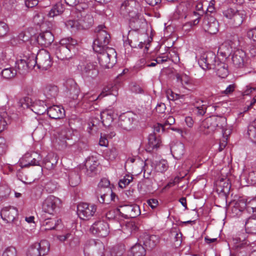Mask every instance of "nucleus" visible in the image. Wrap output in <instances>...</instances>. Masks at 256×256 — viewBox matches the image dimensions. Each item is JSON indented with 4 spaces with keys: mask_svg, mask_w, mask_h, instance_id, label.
I'll return each mask as SVG.
<instances>
[{
    "mask_svg": "<svg viewBox=\"0 0 256 256\" xmlns=\"http://www.w3.org/2000/svg\"><path fill=\"white\" fill-rule=\"evenodd\" d=\"M140 8V3L136 0H125L120 8V14L129 20L130 26L134 30L140 28L141 20L138 12Z\"/></svg>",
    "mask_w": 256,
    "mask_h": 256,
    "instance_id": "nucleus-1",
    "label": "nucleus"
},
{
    "mask_svg": "<svg viewBox=\"0 0 256 256\" xmlns=\"http://www.w3.org/2000/svg\"><path fill=\"white\" fill-rule=\"evenodd\" d=\"M101 52H96L98 53V58L100 65L104 68H112L116 62V52L112 48L106 47Z\"/></svg>",
    "mask_w": 256,
    "mask_h": 256,
    "instance_id": "nucleus-2",
    "label": "nucleus"
},
{
    "mask_svg": "<svg viewBox=\"0 0 256 256\" xmlns=\"http://www.w3.org/2000/svg\"><path fill=\"white\" fill-rule=\"evenodd\" d=\"M60 46L56 49V54L61 60H66L70 57V51L78 44L77 40L71 37L62 38L60 42Z\"/></svg>",
    "mask_w": 256,
    "mask_h": 256,
    "instance_id": "nucleus-3",
    "label": "nucleus"
},
{
    "mask_svg": "<svg viewBox=\"0 0 256 256\" xmlns=\"http://www.w3.org/2000/svg\"><path fill=\"white\" fill-rule=\"evenodd\" d=\"M105 26L103 25L98 26L96 29L98 32L97 38L93 43V50L94 52H101L102 48L108 47L107 45L110 41V35L104 30Z\"/></svg>",
    "mask_w": 256,
    "mask_h": 256,
    "instance_id": "nucleus-4",
    "label": "nucleus"
},
{
    "mask_svg": "<svg viewBox=\"0 0 256 256\" xmlns=\"http://www.w3.org/2000/svg\"><path fill=\"white\" fill-rule=\"evenodd\" d=\"M104 246L100 240H88L84 248L85 256H104Z\"/></svg>",
    "mask_w": 256,
    "mask_h": 256,
    "instance_id": "nucleus-5",
    "label": "nucleus"
},
{
    "mask_svg": "<svg viewBox=\"0 0 256 256\" xmlns=\"http://www.w3.org/2000/svg\"><path fill=\"white\" fill-rule=\"evenodd\" d=\"M58 135L56 137V142L58 145V148L64 149L68 146H72L74 142L72 140V132L65 126H62L56 130Z\"/></svg>",
    "mask_w": 256,
    "mask_h": 256,
    "instance_id": "nucleus-6",
    "label": "nucleus"
},
{
    "mask_svg": "<svg viewBox=\"0 0 256 256\" xmlns=\"http://www.w3.org/2000/svg\"><path fill=\"white\" fill-rule=\"evenodd\" d=\"M50 244L46 240H42L40 242L31 244L27 250V256H44L48 254Z\"/></svg>",
    "mask_w": 256,
    "mask_h": 256,
    "instance_id": "nucleus-7",
    "label": "nucleus"
},
{
    "mask_svg": "<svg viewBox=\"0 0 256 256\" xmlns=\"http://www.w3.org/2000/svg\"><path fill=\"white\" fill-rule=\"evenodd\" d=\"M78 68L83 78L88 80L94 79L99 73L96 62H84L80 64Z\"/></svg>",
    "mask_w": 256,
    "mask_h": 256,
    "instance_id": "nucleus-8",
    "label": "nucleus"
},
{
    "mask_svg": "<svg viewBox=\"0 0 256 256\" xmlns=\"http://www.w3.org/2000/svg\"><path fill=\"white\" fill-rule=\"evenodd\" d=\"M116 211L122 217L126 219L136 218L140 214V207L136 204L120 205Z\"/></svg>",
    "mask_w": 256,
    "mask_h": 256,
    "instance_id": "nucleus-9",
    "label": "nucleus"
},
{
    "mask_svg": "<svg viewBox=\"0 0 256 256\" xmlns=\"http://www.w3.org/2000/svg\"><path fill=\"white\" fill-rule=\"evenodd\" d=\"M202 26L206 32L210 34H214L218 31L219 24L214 16L207 13L204 16Z\"/></svg>",
    "mask_w": 256,
    "mask_h": 256,
    "instance_id": "nucleus-10",
    "label": "nucleus"
},
{
    "mask_svg": "<svg viewBox=\"0 0 256 256\" xmlns=\"http://www.w3.org/2000/svg\"><path fill=\"white\" fill-rule=\"evenodd\" d=\"M80 18H78V21L69 22V24L71 27L76 29H88L90 28L94 22L91 14H85L84 12H80Z\"/></svg>",
    "mask_w": 256,
    "mask_h": 256,
    "instance_id": "nucleus-11",
    "label": "nucleus"
},
{
    "mask_svg": "<svg viewBox=\"0 0 256 256\" xmlns=\"http://www.w3.org/2000/svg\"><path fill=\"white\" fill-rule=\"evenodd\" d=\"M77 209L78 214L81 219L88 220L95 214L96 206L94 204L82 202L78 205Z\"/></svg>",
    "mask_w": 256,
    "mask_h": 256,
    "instance_id": "nucleus-12",
    "label": "nucleus"
},
{
    "mask_svg": "<svg viewBox=\"0 0 256 256\" xmlns=\"http://www.w3.org/2000/svg\"><path fill=\"white\" fill-rule=\"evenodd\" d=\"M216 59V56L213 52H208L202 54L198 62L200 66L202 69L210 70L213 69L217 62Z\"/></svg>",
    "mask_w": 256,
    "mask_h": 256,
    "instance_id": "nucleus-13",
    "label": "nucleus"
},
{
    "mask_svg": "<svg viewBox=\"0 0 256 256\" xmlns=\"http://www.w3.org/2000/svg\"><path fill=\"white\" fill-rule=\"evenodd\" d=\"M38 68L42 70H46L52 65L50 53L46 50H42L36 54Z\"/></svg>",
    "mask_w": 256,
    "mask_h": 256,
    "instance_id": "nucleus-14",
    "label": "nucleus"
},
{
    "mask_svg": "<svg viewBox=\"0 0 256 256\" xmlns=\"http://www.w3.org/2000/svg\"><path fill=\"white\" fill-rule=\"evenodd\" d=\"M112 89L116 88V87H112ZM112 91L113 90H111L110 87L107 86L103 89L102 92L98 96L90 93L86 94L82 96V104L84 105V106H87V104H90L92 102L98 98H101L109 94L116 95V94L113 93Z\"/></svg>",
    "mask_w": 256,
    "mask_h": 256,
    "instance_id": "nucleus-15",
    "label": "nucleus"
},
{
    "mask_svg": "<svg viewBox=\"0 0 256 256\" xmlns=\"http://www.w3.org/2000/svg\"><path fill=\"white\" fill-rule=\"evenodd\" d=\"M90 232L99 237H106L109 234L108 224L104 220L96 222L90 226Z\"/></svg>",
    "mask_w": 256,
    "mask_h": 256,
    "instance_id": "nucleus-16",
    "label": "nucleus"
},
{
    "mask_svg": "<svg viewBox=\"0 0 256 256\" xmlns=\"http://www.w3.org/2000/svg\"><path fill=\"white\" fill-rule=\"evenodd\" d=\"M134 114L130 112L124 113L120 116L118 126L123 130H130L134 128Z\"/></svg>",
    "mask_w": 256,
    "mask_h": 256,
    "instance_id": "nucleus-17",
    "label": "nucleus"
},
{
    "mask_svg": "<svg viewBox=\"0 0 256 256\" xmlns=\"http://www.w3.org/2000/svg\"><path fill=\"white\" fill-rule=\"evenodd\" d=\"M60 203V200L53 196H48L42 204V210L50 214H54Z\"/></svg>",
    "mask_w": 256,
    "mask_h": 256,
    "instance_id": "nucleus-18",
    "label": "nucleus"
},
{
    "mask_svg": "<svg viewBox=\"0 0 256 256\" xmlns=\"http://www.w3.org/2000/svg\"><path fill=\"white\" fill-rule=\"evenodd\" d=\"M232 60L236 68H242L245 66L247 62L246 52L242 50H236L232 56Z\"/></svg>",
    "mask_w": 256,
    "mask_h": 256,
    "instance_id": "nucleus-19",
    "label": "nucleus"
},
{
    "mask_svg": "<svg viewBox=\"0 0 256 256\" xmlns=\"http://www.w3.org/2000/svg\"><path fill=\"white\" fill-rule=\"evenodd\" d=\"M99 162L96 158L90 156L88 158L85 162L86 174L89 176H92L96 173L97 167Z\"/></svg>",
    "mask_w": 256,
    "mask_h": 256,
    "instance_id": "nucleus-20",
    "label": "nucleus"
},
{
    "mask_svg": "<svg viewBox=\"0 0 256 256\" xmlns=\"http://www.w3.org/2000/svg\"><path fill=\"white\" fill-rule=\"evenodd\" d=\"M214 122L213 116L206 118L200 126V132L206 135L212 134L216 128Z\"/></svg>",
    "mask_w": 256,
    "mask_h": 256,
    "instance_id": "nucleus-21",
    "label": "nucleus"
},
{
    "mask_svg": "<svg viewBox=\"0 0 256 256\" xmlns=\"http://www.w3.org/2000/svg\"><path fill=\"white\" fill-rule=\"evenodd\" d=\"M0 216L2 218L8 222H12L18 216V212L14 206H6L2 210Z\"/></svg>",
    "mask_w": 256,
    "mask_h": 256,
    "instance_id": "nucleus-22",
    "label": "nucleus"
},
{
    "mask_svg": "<svg viewBox=\"0 0 256 256\" xmlns=\"http://www.w3.org/2000/svg\"><path fill=\"white\" fill-rule=\"evenodd\" d=\"M36 40L39 44L47 47L53 42L54 36L50 32L46 30L40 33L38 36Z\"/></svg>",
    "mask_w": 256,
    "mask_h": 256,
    "instance_id": "nucleus-23",
    "label": "nucleus"
},
{
    "mask_svg": "<svg viewBox=\"0 0 256 256\" xmlns=\"http://www.w3.org/2000/svg\"><path fill=\"white\" fill-rule=\"evenodd\" d=\"M236 206H240L241 209L246 208L248 212L256 215V198H252L249 201L244 199L239 200L236 204Z\"/></svg>",
    "mask_w": 256,
    "mask_h": 256,
    "instance_id": "nucleus-24",
    "label": "nucleus"
},
{
    "mask_svg": "<svg viewBox=\"0 0 256 256\" xmlns=\"http://www.w3.org/2000/svg\"><path fill=\"white\" fill-rule=\"evenodd\" d=\"M160 140L159 136L156 134H150L148 138V144L146 148V150L149 152L157 150L160 144Z\"/></svg>",
    "mask_w": 256,
    "mask_h": 256,
    "instance_id": "nucleus-25",
    "label": "nucleus"
},
{
    "mask_svg": "<svg viewBox=\"0 0 256 256\" xmlns=\"http://www.w3.org/2000/svg\"><path fill=\"white\" fill-rule=\"evenodd\" d=\"M47 114L50 118L60 119L64 116V110L58 106H53L48 108Z\"/></svg>",
    "mask_w": 256,
    "mask_h": 256,
    "instance_id": "nucleus-26",
    "label": "nucleus"
},
{
    "mask_svg": "<svg viewBox=\"0 0 256 256\" xmlns=\"http://www.w3.org/2000/svg\"><path fill=\"white\" fill-rule=\"evenodd\" d=\"M66 86L70 92V98L72 100L77 99L80 94V89L76 82L72 79L68 80L66 82Z\"/></svg>",
    "mask_w": 256,
    "mask_h": 256,
    "instance_id": "nucleus-27",
    "label": "nucleus"
},
{
    "mask_svg": "<svg viewBox=\"0 0 256 256\" xmlns=\"http://www.w3.org/2000/svg\"><path fill=\"white\" fill-rule=\"evenodd\" d=\"M228 64L218 60L217 62L213 68L216 70V74L220 78H224L228 74Z\"/></svg>",
    "mask_w": 256,
    "mask_h": 256,
    "instance_id": "nucleus-28",
    "label": "nucleus"
},
{
    "mask_svg": "<svg viewBox=\"0 0 256 256\" xmlns=\"http://www.w3.org/2000/svg\"><path fill=\"white\" fill-rule=\"evenodd\" d=\"M152 182L151 178L146 177V170H144V179L140 181L138 184V188L139 190L146 192L150 190L152 188Z\"/></svg>",
    "mask_w": 256,
    "mask_h": 256,
    "instance_id": "nucleus-29",
    "label": "nucleus"
},
{
    "mask_svg": "<svg viewBox=\"0 0 256 256\" xmlns=\"http://www.w3.org/2000/svg\"><path fill=\"white\" fill-rule=\"evenodd\" d=\"M244 226L247 233L256 234V215L250 216L246 220Z\"/></svg>",
    "mask_w": 256,
    "mask_h": 256,
    "instance_id": "nucleus-30",
    "label": "nucleus"
},
{
    "mask_svg": "<svg viewBox=\"0 0 256 256\" xmlns=\"http://www.w3.org/2000/svg\"><path fill=\"white\" fill-rule=\"evenodd\" d=\"M44 94L48 99L55 98L58 92V88L52 84H47L44 88Z\"/></svg>",
    "mask_w": 256,
    "mask_h": 256,
    "instance_id": "nucleus-31",
    "label": "nucleus"
},
{
    "mask_svg": "<svg viewBox=\"0 0 256 256\" xmlns=\"http://www.w3.org/2000/svg\"><path fill=\"white\" fill-rule=\"evenodd\" d=\"M48 108L43 100H38L33 102L32 110L37 114L41 115L48 112Z\"/></svg>",
    "mask_w": 256,
    "mask_h": 256,
    "instance_id": "nucleus-32",
    "label": "nucleus"
},
{
    "mask_svg": "<svg viewBox=\"0 0 256 256\" xmlns=\"http://www.w3.org/2000/svg\"><path fill=\"white\" fill-rule=\"evenodd\" d=\"M204 102L202 100L196 102L193 112L197 116H203L206 114L208 106L203 104Z\"/></svg>",
    "mask_w": 256,
    "mask_h": 256,
    "instance_id": "nucleus-33",
    "label": "nucleus"
},
{
    "mask_svg": "<svg viewBox=\"0 0 256 256\" xmlns=\"http://www.w3.org/2000/svg\"><path fill=\"white\" fill-rule=\"evenodd\" d=\"M171 152L175 158L180 159L184 154V146L182 143H178L172 147Z\"/></svg>",
    "mask_w": 256,
    "mask_h": 256,
    "instance_id": "nucleus-34",
    "label": "nucleus"
},
{
    "mask_svg": "<svg viewBox=\"0 0 256 256\" xmlns=\"http://www.w3.org/2000/svg\"><path fill=\"white\" fill-rule=\"evenodd\" d=\"M101 122L104 126H109L113 121V112L111 110L104 111L100 114Z\"/></svg>",
    "mask_w": 256,
    "mask_h": 256,
    "instance_id": "nucleus-35",
    "label": "nucleus"
},
{
    "mask_svg": "<svg viewBox=\"0 0 256 256\" xmlns=\"http://www.w3.org/2000/svg\"><path fill=\"white\" fill-rule=\"evenodd\" d=\"M62 222L60 219L47 218L43 222V226H45V230H52L55 229Z\"/></svg>",
    "mask_w": 256,
    "mask_h": 256,
    "instance_id": "nucleus-36",
    "label": "nucleus"
},
{
    "mask_svg": "<svg viewBox=\"0 0 256 256\" xmlns=\"http://www.w3.org/2000/svg\"><path fill=\"white\" fill-rule=\"evenodd\" d=\"M160 242L158 236L156 235H151L148 236L144 242V246L150 249L154 248Z\"/></svg>",
    "mask_w": 256,
    "mask_h": 256,
    "instance_id": "nucleus-37",
    "label": "nucleus"
},
{
    "mask_svg": "<svg viewBox=\"0 0 256 256\" xmlns=\"http://www.w3.org/2000/svg\"><path fill=\"white\" fill-rule=\"evenodd\" d=\"M58 238L62 242H64L66 240H70L69 244L72 247L76 245V244L78 242V238L74 237L70 233L58 236Z\"/></svg>",
    "mask_w": 256,
    "mask_h": 256,
    "instance_id": "nucleus-38",
    "label": "nucleus"
},
{
    "mask_svg": "<svg viewBox=\"0 0 256 256\" xmlns=\"http://www.w3.org/2000/svg\"><path fill=\"white\" fill-rule=\"evenodd\" d=\"M64 10V8L61 3H57L49 11L48 16L50 18H54L62 14Z\"/></svg>",
    "mask_w": 256,
    "mask_h": 256,
    "instance_id": "nucleus-39",
    "label": "nucleus"
},
{
    "mask_svg": "<svg viewBox=\"0 0 256 256\" xmlns=\"http://www.w3.org/2000/svg\"><path fill=\"white\" fill-rule=\"evenodd\" d=\"M244 18V14L243 12L238 10L231 20V23L235 27L240 26Z\"/></svg>",
    "mask_w": 256,
    "mask_h": 256,
    "instance_id": "nucleus-40",
    "label": "nucleus"
},
{
    "mask_svg": "<svg viewBox=\"0 0 256 256\" xmlns=\"http://www.w3.org/2000/svg\"><path fill=\"white\" fill-rule=\"evenodd\" d=\"M146 254L145 248L140 244H136L132 247L130 256H144Z\"/></svg>",
    "mask_w": 256,
    "mask_h": 256,
    "instance_id": "nucleus-41",
    "label": "nucleus"
},
{
    "mask_svg": "<svg viewBox=\"0 0 256 256\" xmlns=\"http://www.w3.org/2000/svg\"><path fill=\"white\" fill-rule=\"evenodd\" d=\"M15 66L17 68V72L22 74L27 72L29 69L26 60L22 59L18 60L16 62Z\"/></svg>",
    "mask_w": 256,
    "mask_h": 256,
    "instance_id": "nucleus-42",
    "label": "nucleus"
},
{
    "mask_svg": "<svg viewBox=\"0 0 256 256\" xmlns=\"http://www.w3.org/2000/svg\"><path fill=\"white\" fill-rule=\"evenodd\" d=\"M54 155L52 156V157H50V156H46L43 161L42 164L43 166L48 170H51L53 169L56 163V157L54 158Z\"/></svg>",
    "mask_w": 256,
    "mask_h": 256,
    "instance_id": "nucleus-43",
    "label": "nucleus"
},
{
    "mask_svg": "<svg viewBox=\"0 0 256 256\" xmlns=\"http://www.w3.org/2000/svg\"><path fill=\"white\" fill-rule=\"evenodd\" d=\"M203 8V5L202 3L200 2H198V4H197L196 6V9L197 11H198V12H201V13H200V12H194V14L196 16L197 15L198 16L196 18L195 20H194L192 22H188V24H190V26H192V25H194V26H195V25H196L198 24V22H200V16H201L202 14L204 12V10H202Z\"/></svg>",
    "mask_w": 256,
    "mask_h": 256,
    "instance_id": "nucleus-44",
    "label": "nucleus"
},
{
    "mask_svg": "<svg viewBox=\"0 0 256 256\" xmlns=\"http://www.w3.org/2000/svg\"><path fill=\"white\" fill-rule=\"evenodd\" d=\"M248 134L250 140L256 142V119L250 124L248 129Z\"/></svg>",
    "mask_w": 256,
    "mask_h": 256,
    "instance_id": "nucleus-45",
    "label": "nucleus"
},
{
    "mask_svg": "<svg viewBox=\"0 0 256 256\" xmlns=\"http://www.w3.org/2000/svg\"><path fill=\"white\" fill-rule=\"evenodd\" d=\"M216 127L219 128L224 130L226 124V119L225 117L221 116H213Z\"/></svg>",
    "mask_w": 256,
    "mask_h": 256,
    "instance_id": "nucleus-46",
    "label": "nucleus"
},
{
    "mask_svg": "<svg viewBox=\"0 0 256 256\" xmlns=\"http://www.w3.org/2000/svg\"><path fill=\"white\" fill-rule=\"evenodd\" d=\"M16 70L12 68H4L2 72V76L6 79H10L16 76Z\"/></svg>",
    "mask_w": 256,
    "mask_h": 256,
    "instance_id": "nucleus-47",
    "label": "nucleus"
},
{
    "mask_svg": "<svg viewBox=\"0 0 256 256\" xmlns=\"http://www.w3.org/2000/svg\"><path fill=\"white\" fill-rule=\"evenodd\" d=\"M28 68H34L36 65L38 66V60L36 55L34 54H31L27 58L26 60Z\"/></svg>",
    "mask_w": 256,
    "mask_h": 256,
    "instance_id": "nucleus-48",
    "label": "nucleus"
},
{
    "mask_svg": "<svg viewBox=\"0 0 256 256\" xmlns=\"http://www.w3.org/2000/svg\"><path fill=\"white\" fill-rule=\"evenodd\" d=\"M32 99L27 96L21 98L19 101V106L24 108H29L30 106L32 108Z\"/></svg>",
    "mask_w": 256,
    "mask_h": 256,
    "instance_id": "nucleus-49",
    "label": "nucleus"
},
{
    "mask_svg": "<svg viewBox=\"0 0 256 256\" xmlns=\"http://www.w3.org/2000/svg\"><path fill=\"white\" fill-rule=\"evenodd\" d=\"M230 49L228 45L222 44L219 47L218 53L223 56H226L230 54Z\"/></svg>",
    "mask_w": 256,
    "mask_h": 256,
    "instance_id": "nucleus-50",
    "label": "nucleus"
},
{
    "mask_svg": "<svg viewBox=\"0 0 256 256\" xmlns=\"http://www.w3.org/2000/svg\"><path fill=\"white\" fill-rule=\"evenodd\" d=\"M31 157L32 159L30 162L26 166H39L40 165V162L42 160V157L40 154L37 153H34L31 155Z\"/></svg>",
    "mask_w": 256,
    "mask_h": 256,
    "instance_id": "nucleus-51",
    "label": "nucleus"
},
{
    "mask_svg": "<svg viewBox=\"0 0 256 256\" xmlns=\"http://www.w3.org/2000/svg\"><path fill=\"white\" fill-rule=\"evenodd\" d=\"M132 176L129 175L126 176L120 180L118 182L119 186L121 188H125L132 181Z\"/></svg>",
    "mask_w": 256,
    "mask_h": 256,
    "instance_id": "nucleus-52",
    "label": "nucleus"
},
{
    "mask_svg": "<svg viewBox=\"0 0 256 256\" xmlns=\"http://www.w3.org/2000/svg\"><path fill=\"white\" fill-rule=\"evenodd\" d=\"M9 32V27L8 25L3 22H0V38H2L6 36Z\"/></svg>",
    "mask_w": 256,
    "mask_h": 256,
    "instance_id": "nucleus-53",
    "label": "nucleus"
},
{
    "mask_svg": "<svg viewBox=\"0 0 256 256\" xmlns=\"http://www.w3.org/2000/svg\"><path fill=\"white\" fill-rule=\"evenodd\" d=\"M80 182V177L76 174H72L69 177V183L72 186H77Z\"/></svg>",
    "mask_w": 256,
    "mask_h": 256,
    "instance_id": "nucleus-54",
    "label": "nucleus"
},
{
    "mask_svg": "<svg viewBox=\"0 0 256 256\" xmlns=\"http://www.w3.org/2000/svg\"><path fill=\"white\" fill-rule=\"evenodd\" d=\"M234 248L238 252H239L240 250L246 248L248 246V244L247 243V242H238L236 243V241H234Z\"/></svg>",
    "mask_w": 256,
    "mask_h": 256,
    "instance_id": "nucleus-55",
    "label": "nucleus"
},
{
    "mask_svg": "<svg viewBox=\"0 0 256 256\" xmlns=\"http://www.w3.org/2000/svg\"><path fill=\"white\" fill-rule=\"evenodd\" d=\"M178 80H180L182 84H189L190 83V77L186 74L176 76Z\"/></svg>",
    "mask_w": 256,
    "mask_h": 256,
    "instance_id": "nucleus-56",
    "label": "nucleus"
},
{
    "mask_svg": "<svg viewBox=\"0 0 256 256\" xmlns=\"http://www.w3.org/2000/svg\"><path fill=\"white\" fill-rule=\"evenodd\" d=\"M2 256H16V250L12 246L7 248L3 252Z\"/></svg>",
    "mask_w": 256,
    "mask_h": 256,
    "instance_id": "nucleus-57",
    "label": "nucleus"
},
{
    "mask_svg": "<svg viewBox=\"0 0 256 256\" xmlns=\"http://www.w3.org/2000/svg\"><path fill=\"white\" fill-rule=\"evenodd\" d=\"M237 11V10H236L232 8H230L224 10L223 12V14L224 16L226 18L232 20Z\"/></svg>",
    "mask_w": 256,
    "mask_h": 256,
    "instance_id": "nucleus-58",
    "label": "nucleus"
},
{
    "mask_svg": "<svg viewBox=\"0 0 256 256\" xmlns=\"http://www.w3.org/2000/svg\"><path fill=\"white\" fill-rule=\"evenodd\" d=\"M168 168L167 162L165 160H162L156 165V168L158 171L162 172H165Z\"/></svg>",
    "mask_w": 256,
    "mask_h": 256,
    "instance_id": "nucleus-59",
    "label": "nucleus"
},
{
    "mask_svg": "<svg viewBox=\"0 0 256 256\" xmlns=\"http://www.w3.org/2000/svg\"><path fill=\"white\" fill-rule=\"evenodd\" d=\"M110 182L109 180L106 178H103L99 182L98 186L99 188H106L108 190V188H110Z\"/></svg>",
    "mask_w": 256,
    "mask_h": 256,
    "instance_id": "nucleus-60",
    "label": "nucleus"
},
{
    "mask_svg": "<svg viewBox=\"0 0 256 256\" xmlns=\"http://www.w3.org/2000/svg\"><path fill=\"white\" fill-rule=\"evenodd\" d=\"M236 88V85L235 84H231L228 86L226 89L222 92V94L226 95H228L232 94Z\"/></svg>",
    "mask_w": 256,
    "mask_h": 256,
    "instance_id": "nucleus-61",
    "label": "nucleus"
},
{
    "mask_svg": "<svg viewBox=\"0 0 256 256\" xmlns=\"http://www.w3.org/2000/svg\"><path fill=\"white\" fill-rule=\"evenodd\" d=\"M156 111L158 114H164L166 110V106L164 103L158 104L156 107Z\"/></svg>",
    "mask_w": 256,
    "mask_h": 256,
    "instance_id": "nucleus-62",
    "label": "nucleus"
},
{
    "mask_svg": "<svg viewBox=\"0 0 256 256\" xmlns=\"http://www.w3.org/2000/svg\"><path fill=\"white\" fill-rule=\"evenodd\" d=\"M248 179L251 182L252 184H256V172L252 171L250 172L248 174Z\"/></svg>",
    "mask_w": 256,
    "mask_h": 256,
    "instance_id": "nucleus-63",
    "label": "nucleus"
},
{
    "mask_svg": "<svg viewBox=\"0 0 256 256\" xmlns=\"http://www.w3.org/2000/svg\"><path fill=\"white\" fill-rule=\"evenodd\" d=\"M247 36L250 38L256 41V28L250 30L247 32Z\"/></svg>",
    "mask_w": 256,
    "mask_h": 256,
    "instance_id": "nucleus-64",
    "label": "nucleus"
}]
</instances>
